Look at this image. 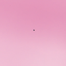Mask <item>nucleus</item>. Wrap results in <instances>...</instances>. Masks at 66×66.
Wrapping results in <instances>:
<instances>
[{
    "mask_svg": "<svg viewBox=\"0 0 66 66\" xmlns=\"http://www.w3.org/2000/svg\"><path fill=\"white\" fill-rule=\"evenodd\" d=\"M34 31H35V30H34Z\"/></svg>",
    "mask_w": 66,
    "mask_h": 66,
    "instance_id": "nucleus-1",
    "label": "nucleus"
}]
</instances>
